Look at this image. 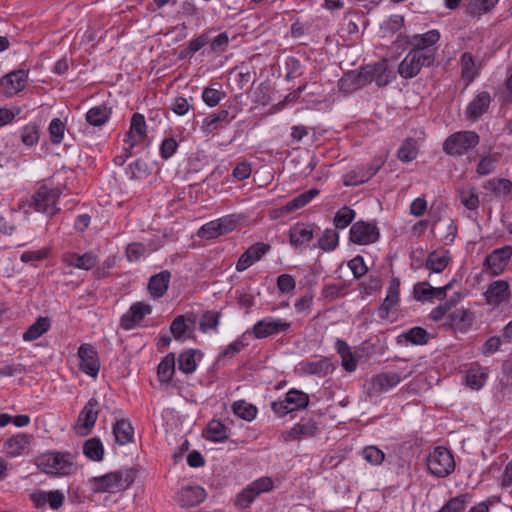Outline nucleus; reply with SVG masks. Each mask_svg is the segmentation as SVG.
Returning a JSON list of instances; mask_svg holds the SVG:
<instances>
[{"mask_svg": "<svg viewBox=\"0 0 512 512\" xmlns=\"http://www.w3.org/2000/svg\"><path fill=\"white\" fill-rule=\"evenodd\" d=\"M35 464L43 473L56 477L68 476L77 470L75 456L70 452L49 451L40 454Z\"/></svg>", "mask_w": 512, "mask_h": 512, "instance_id": "1", "label": "nucleus"}, {"mask_svg": "<svg viewBox=\"0 0 512 512\" xmlns=\"http://www.w3.org/2000/svg\"><path fill=\"white\" fill-rule=\"evenodd\" d=\"M136 476L137 470L128 468L93 477L89 483L95 493H118L126 491L134 483Z\"/></svg>", "mask_w": 512, "mask_h": 512, "instance_id": "2", "label": "nucleus"}, {"mask_svg": "<svg viewBox=\"0 0 512 512\" xmlns=\"http://www.w3.org/2000/svg\"><path fill=\"white\" fill-rule=\"evenodd\" d=\"M441 34L437 29H430L407 37V45L412 53L420 56L422 62L430 65L436 60Z\"/></svg>", "mask_w": 512, "mask_h": 512, "instance_id": "3", "label": "nucleus"}, {"mask_svg": "<svg viewBox=\"0 0 512 512\" xmlns=\"http://www.w3.org/2000/svg\"><path fill=\"white\" fill-rule=\"evenodd\" d=\"M61 194L62 191L59 187H51L47 184H41L34 191L31 199L28 202V205L36 212H40L48 217H52L60 211V208L58 207V201Z\"/></svg>", "mask_w": 512, "mask_h": 512, "instance_id": "4", "label": "nucleus"}, {"mask_svg": "<svg viewBox=\"0 0 512 512\" xmlns=\"http://www.w3.org/2000/svg\"><path fill=\"white\" fill-rule=\"evenodd\" d=\"M479 142L480 137L475 131H457L446 138L443 142L442 149L444 153L449 156L461 157L468 154Z\"/></svg>", "mask_w": 512, "mask_h": 512, "instance_id": "5", "label": "nucleus"}, {"mask_svg": "<svg viewBox=\"0 0 512 512\" xmlns=\"http://www.w3.org/2000/svg\"><path fill=\"white\" fill-rule=\"evenodd\" d=\"M395 79V69L387 59L379 61L374 65L367 66L359 72V80L366 83L375 82L378 87L387 86Z\"/></svg>", "mask_w": 512, "mask_h": 512, "instance_id": "6", "label": "nucleus"}, {"mask_svg": "<svg viewBox=\"0 0 512 512\" xmlns=\"http://www.w3.org/2000/svg\"><path fill=\"white\" fill-rule=\"evenodd\" d=\"M240 111L241 109L237 105L230 104L226 108L210 113L202 120L200 127L202 133L205 136L217 134L223 125L231 123Z\"/></svg>", "mask_w": 512, "mask_h": 512, "instance_id": "7", "label": "nucleus"}, {"mask_svg": "<svg viewBox=\"0 0 512 512\" xmlns=\"http://www.w3.org/2000/svg\"><path fill=\"white\" fill-rule=\"evenodd\" d=\"M380 229L375 220L354 222L349 230V241L355 245L368 246L379 241Z\"/></svg>", "mask_w": 512, "mask_h": 512, "instance_id": "8", "label": "nucleus"}, {"mask_svg": "<svg viewBox=\"0 0 512 512\" xmlns=\"http://www.w3.org/2000/svg\"><path fill=\"white\" fill-rule=\"evenodd\" d=\"M274 489V482L268 476L260 477L244 489H242L236 496L235 505L240 509L248 508L256 498L262 493L270 492Z\"/></svg>", "mask_w": 512, "mask_h": 512, "instance_id": "9", "label": "nucleus"}, {"mask_svg": "<svg viewBox=\"0 0 512 512\" xmlns=\"http://www.w3.org/2000/svg\"><path fill=\"white\" fill-rule=\"evenodd\" d=\"M427 467L431 474L444 478L455 469V461L451 452L442 446L434 448L427 459Z\"/></svg>", "mask_w": 512, "mask_h": 512, "instance_id": "10", "label": "nucleus"}, {"mask_svg": "<svg viewBox=\"0 0 512 512\" xmlns=\"http://www.w3.org/2000/svg\"><path fill=\"white\" fill-rule=\"evenodd\" d=\"M100 406V402L96 397H92L88 400L79 412L73 427L77 435L84 437L91 433L100 413Z\"/></svg>", "mask_w": 512, "mask_h": 512, "instance_id": "11", "label": "nucleus"}, {"mask_svg": "<svg viewBox=\"0 0 512 512\" xmlns=\"http://www.w3.org/2000/svg\"><path fill=\"white\" fill-rule=\"evenodd\" d=\"M238 219L234 215H226L203 224L197 235L206 240L226 235L237 227Z\"/></svg>", "mask_w": 512, "mask_h": 512, "instance_id": "12", "label": "nucleus"}, {"mask_svg": "<svg viewBox=\"0 0 512 512\" xmlns=\"http://www.w3.org/2000/svg\"><path fill=\"white\" fill-rule=\"evenodd\" d=\"M320 433V424L313 417H303L293 427L281 433L284 442L300 441L313 438Z\"/></svg>", "mask_w": 512, "mask_h": 512, "instance_id": "13", "label": "nucleus"}, {"mask_svg": "<svg viewBox=\"0 0 512 512\" xmlns=\"http://www.w3.org/2000/svg\"><path fill=\"white\" fill-rule=\"evenodd\" d=\"M152 313V306L144 301H137L131 304L127 312L120 317V327L130 331L139 327L145 317Z\"/></svg>", "mask_w": 512, "mask_h": 512, "instance_id": "14", "label": "nucleus"}, {"mask_svg": "<svg viewBox=\"0 0 512 512\" xmlns=\"http://www.w3.org/2000/svg\"><path fill=\"white\" fill-rule=\"evenodd\" d=\"M77 355L80 370L95 380L100 370V361L97 351L91 344L84 343L78 348Z\"/></svg>", "mask_w": 512, "mask_h": 512, "instance_id": "15", "label": "nucleus"}, {"mask_svg": "<svg viewBox=\"0 0 512 512\" xmlns=\"http://www.w3.org/2000/svg\"><path fill=\"white\" fill-rule=\"evenodd\" d=\"M27 81V70H14L0 79V92L7 98L12 97L25 89Z\"/></svg>", "mask_w": 512, "mask_h": 512, "instance_id": "16", "label": "nucleus"}, {"mask_svg": "<svg viewBox=\"0 0 512 512\" xmlns=\"http://www.w3.org/2000/svg\"><path fill=\"white\" fill-rule=\"evenodd\" d=\"M291 324L282 318L266 317L257 321L252 327V333L257 339L286 332L290 329Z\"/></svg>", "mask_w": 512, "mask_h": 512, "instance_id": "17", "label": "nucleus"}, {"mask_svg": "<svg viewBox=\"0 0 512 512\" xmlns=\"http://www.w3.org/2000/svg\"><path fill=\"white\" fill-rule=\"evenodd\" d=\"M512 256V246L505 245L501 248L494 249L490 254H488L484 261V266L486 268L487 273L493 276L500 275L509 259Z\"/></svg>", "mask_w": 512, "mask_h": 512, "instance_id": "18", "label": "nucleus"}, {"mask_svg": "<svg viewBox=\"0 0 512 512\" xmlns=\"http://www.w3.org/2000/svg\"><path fill=\"white\" fill-rule=\"evenodd\" d=\"M400 279L392 277L386 290V296L378 309V316L385 320L395 311L400 302Z\"/></svg>", "mask_w": 512, "mask_h": 512, "instance_id": "19", "label": "nucleus"}, {"mask_svg": "<svg viewBox=\"0 0 512 512\" xmlns=\"http://www.w3.org/2000/svg\"><path fill=\"white\" fill-rule=\"evenodd\" d=\"M492 97L488 91L477 92L465 108V117L469 121H477L488 113Z\"/></svg>", "mask_w": 512, "mask_h": 512, "instance_id": "20", "label": "nucleus"}, {"mask_svg": "<svg viewBox=\"0 0 512 512\" xmlns=\"http://www.w3.org/2000/svg\"><path fill=\"white\" fill-rule=\"evenodd\" d=\"M146 136L147 124L144 115L140 113H134L131 118L129 131L127 132L124 139L127 150H131L138 146L144 141Z\"/></svg>", "mask_w": 512, "mask_h": 512, "instance_id": "21", "label": "nucleus"}, {"mask_svg": "<svg viewBox=\"0 0 512 512\" xmlns=\"http://www.w3.org/2000/svg\"><path fill=\"white\" fill-rule=\"evenodd\" d=\"M270 250V245L257 242L251 245L238 259L235 269L237 272H243L254 263L260 261Z\"/></svg>", "mask_w": 512, "mask_h": 512, "instance_id": "22", "label": "nucleus"}, {"mask_svg": "<svg viewBox=\"0 0 512 512\" xmlns=\"http://www.w3.org/2000/svg\"><path fill=\"white\" fill-rule=\"evenodd\" d=\"M65 496L60 490H37L30 494V500L36 508H42L46 504L53 510H58L64 503Z\"/></svg>", "mask_w": 512, "mask_h": 512, "instance_id": "23", "label": "nucleus"}, {"mask_svg": "<svg viewBox=\"0 0 512 512\" xmlns=\"http://www.w3.org/2000/svg\"><path fill=\"white\" fill-rule=\"evenodd\" d=\"M488 305L499 306L510 297V285L506 280H496L489 284L484 293Z\"/></svg>", "mask_w": 512, "mask_h": 512, "instance_id": "24", "label": "nucleus"}, {"mask_svg": "<svg viewBox=\"0 0 512 512\" xmlns=\"http://www.w3.org/2000/svg\"><path fill=\"white\" fill-rule=\"evenodd\" d=\"M427 62H422L420 56L412 53L410 50L398 65V73L403 79H412L416 77L423 67H430Z\"/></svg>", "mask_w": 512, "mask_h": 512, "instance_id": "25", "label": "nucleus"}, {"mask_svg": "<svg viewBox=\"0 0 512 512\" xmlns=\"http://www.w3.org/2000/svg\"><path fill=\"white\" fill-rule=\"evenodd\" d=\"M461 70V80L465 87L472 84L480 75L481 64L477 63L474 56L470 52H464L459 59Z\"/></svg>", "mask_w": 512, "mask_h": 512, "instance_id": "26", "label": "nucleus"}, {"mask_svg": "<svg viewBox=\"0 0 512 512\" xmlns=\"http://www.w3.org/2000/svg\"><path fill=\"white\" fill-rule=\"evenodd\" d=\"M206 498L205 490L198 486H185L177 493L176 501L183 508H191L202 503Z\"/></svg>", "mask_w": 512, "mask_h": 512, "instance_id": "27", "label": "nucleus"}, {"mask_svg": "<svg viewBox=\"0 0 512 512\" xmlns=\"http://www.w3.org/2000/svg\"><path fill=\"white\" fill-rule=\"evenodd\" d=\"M62 262L69 267L88 271L96 266L98 263V257L92 251L86 252L82 255L68 251L62 255Z\"/></svg>", "mask_w": 512, "mask_h": 512, "instance_id": "28", "label": "nucleus"}, {"mask_svg": "<svg viewBox=\"0 0 512 512\" xmlns=\"http://www.w3.org/2000/svg\"><path fill=\"white\" fill-rule=\"evenodd\" d=\"M315 225L297 222L289 229V241L294 247L308 244L314 236Z\"/></svg>", "mask_w": 512, "mask_h": 512, "instance_id": "29", "label": "nucleus"}, {"mask_svg": "<svg viewBox=\"0 0 512 512\" xmlns=\"http://www.w3.org/2000/svg\"><path fill=\"white\" fill-rule=\"evenodd\" d=\"M112 108L105 103L91 107L85 114V119L90 127L101 129L112 116Z\"/></svg>", "mask_w": 512, "mask_h": 512, "instance_id": "30", "label": "nucleus"}, {"mask_svg": "<svg viewBox=\"0 0 512 512\" xmlns=\"http://www.w3.org/2000/svg\"><path fill=\"white\" fill-rule=\"evenodd\" d=\"M171 280V273L163 270L150 277L148 282V292L153 299H159L165 295Z\"/></svg>", "mask_w": 512, "mask_h": 512, "instance_id": "31", "label": "nucleus"}, {"mask_svg": "<svg viewBox=\"0 0 512 512\" xmlns=\"http://www.w3.org/2000/svg\"><path fill=\"white\" fill-rule=\"evenodd\" d=\"M334 348L341 358L343 369L348 373L354 372L358 367V360L349 344L345 340L338 338L335 341Z\"/></svg>", "mask_w": 512, "mask_h": 512, "instance_id": "32", "label": "nucleus"}, {"mask_svg": "<svg viewBox=\"0 0 512 512\" xmlns=\"http://www.w3.org/2000/svg\"><path fill=\"white\" fill-rule=\"evenodd\" d=\"M32 436L25 433H19L4 443V450L7 456L16 457L23 454L29 447Z\"/></svg>", "mask_w": 512, "mask_h": 512, "instance_id": "33", "label": "nucleus"}, {"mask_svg": "<svg viewBox=\"0 0 512 512\" xmlns=\"http://www.w3.org/2000/svg\"><path fill=\"white\" fill-rule=\"evenodd\" d=\"M429 340V333L422 327L415 326L400 333L396 341L399 345H425Z\"/></svg>", "mask_w": 512, "mask_h": 512, "instance_id": "34", "label": "nucleus"}, {"mask_svg": "<svg viewBox=\"0 0 512 512\" xmlns=\"http://www.w3.org/2000/svg\"><path fill=\"white\" fill-rule=\"evenodd\" d=\"M203 437L214 443H222L228 439L229 429L220 420L212 419L204 429Z\"/></svg>", "mask_w": 512, "mask_h": 512, "instance_id": "35", "label": "nucleus"}, {"mask_svg": "<svg viewBox=\"0 0 512 512\" xmlns=\"http://www.w3.org/2000/svg\"><path fill=\"white\" fill-rule=\"evenodd\" d=\"M449 251H432L428 254L424 267L434 273L443 272L450 262Z\"/></svg>", "mask_w": 512, "mask_h": 512, "instance_id": "36", "label": "nucleus"}, {"mask_svg": "<svg viewBox=\"0 0 512 512\" xmlns=\"http://www.w3.org/2000/svg\"><path fill=\"white\" fill-rule=\"evenodd\" d=\"M334 369V364L328 358L301 363V370L309 375H318L324 377L331 373Z\"/></svg>", "mask_w": 512, "mask_h": 512, "instance_id": "37", "label": "nucleus"}, {"mask_svg": "<svg viewBox=\"0 0 512 512\" xmlns=\"http://www.w3.org/2000/svg\"><path fill=\"white\" fill-rule=\"evenodd\" d=\"M195 316L190 315H178L170 325V332L177 340H183L186 338V334L190 325H194Z\"/></svg>", "mask_w": 512, "mask_h": 512, "instance_id": "38", "label": "nucleus"}, {"mask_svg": "<svg viewBox=\"0 0 512 512\" xmlns=\"http://www.w3.org/2000/svg\"><path fill=\"white\" fill-rule=\"evenodd\" d=\"M473 315L467 309H458L448 315V323L455 330L464 332L472 324Z\"/></svg>", "mask_w": 512, "mask_h": 512, "instance_id": "39", "label": "nucleus"}, {"mask_svg": "<svg viewBox=\"0 0 512 512\" xmlns=\"http://www.w3.org/2000/svg\"><path fill=\"white\" fill-rule=\"evenodd\" d=\"M113 434L119 445H126L133 441L134 428L128 420L121 419L114 424Z\"/></svg>", "mask_w": 512, "mask_h": 512, "instance_id": "40", "label": "nucleus"}, {"mask_svg": "<svg viewBox=\"0 0 512 512\" xmlns=\"http://www.w3.org/2000/svg\"><path fill=\"white\" fill-rule=\"evenodd\" d=\"M226 96L222 85L218 82L212 83L202 91L201 98L208 107L217 106Z\"/></svg>", "mask_w": 512, "mask_h": 512, "instance_id": "41", "label": "nucleus"}, {"mask_svg": "<svg viewBox=\"0 0 512 512\" xmlns=\"http://www.w3.org/2000/svg\"><path fill=\"white\" fill-rule=\"evenodd\" d=\"M319 193L320 191L317 188H312L308 191H305L304 193H301L300 195L293 198L291 201L287 202L282 209L287 213L301 209L309 204L316 196L319 195Z\"/></svg>", "mask_w": 512, "mask_h": 512, "instance_id": "42", "label": "nucleus"}, {"mask_svg": "<svg viewBox=\"0 0 512 512\" xmlns=\"http://www.w3.org/2000/svg\"><path fill=\"white\" fill-rule=\"evenodd\" d=\"M50 320L48 317H39L37 320L24 332V341H33L40 338L50 329Z\"/></svg>", "mask_w": 512, "mask_h": 512, "instance_id": "43", "label": "nucleus"}, {"mask_svg": "<svg viewBox=\"0 0 512 512\" xmlns=\"http://www.w3.org/2000/svg\"><path fill=\"white\" fill-rule=\"evenodd\" d=\"M175 356L173 353L167 354L159 363L157 367V375L159 381L168 383L175 372Z\"/></svg>", "mask_w": 512, "mask_h": 512, "instance_id": "44", "label": "nucleus"}, {"mask_svg": "<svg viewBox=\"0 0 512 512\" xmlns=\"http://www.w3.org/2000/svg\"><path fill=\"white\" fill-rule=\"evenodd\" d=\"M83 453L92 461H101L104 457V447L101 440L97 437L86 440L83 445Z\"/></svg>", "mask_w": 512, "mask_h": 512, "instance_id": "45", "label": "nucleus"}, {"mask_svg": "<svg viewBox=\"0 0 512 512\" xmlns=\"http://www.w3.org/2000/svg\"><path fill=\"white\" fill-rule=\"evenodd\" d=\"M356 217V212L349 206H342L338 209L333 217V224L335 229H345L349 225L353 224V221Z\"/></svg>", "mask_w": 512, "mask_h": 512, "instance_id": "46", "label": "nucleus"}, {"mask_svg": "<svg viewBox=\"0 0 512 512\" xmlns=\"http://www.w3.org/2000/svg\"><path fill=\"white\" fill-rule=\"evenodd\" d=\"M412 296L415 301L420 303H433V286H431L428 282L422 281L414 284L412 289Z\"/></svg>", "mask_w": 512, "mask_h": 512, "instance_id": "47", "label": "nucleus"}, {"mask_svg": "<svg viewBox=\"0 0 512 512\" xmlns=\"http://www.w3.org/2000/svg\"><path fill=\"white\" fill-rule=\"evenodd\" d=\"M339 243L337 229L327 228L318 239V247L326 252L334 251Z\"/></svg>", "mask_w": 512, "mask_h": 512, "instance_id": "48", "label": "nucleus"}, {"mask_svg": "<svg viewBox=\"0 0 512 512\" xmlns=\"http://www.w3.org/2000/svg\"><path fill=\"white\" fill-rule=\"evenodd\" d=\"M285 399L293 411L304 409L309 403L308 394L294 388L286 393Z\"/></svg>", "mask_w": 512, "mask_h": 512, "instance_id": "49", "label": "nucleus"}, {"mask_svg": "<svg viewBox=\"0 0 512 512\" xmlns=\"http://www.w3.org/2000/svg\"><path fill=\"white\" fill-rule=\"evenodd\" d=\"M466 384H484L488 379L487 368L473 363L466 371Z\"/></svg>", "mask_w": 512, "mask_h": 512, "instance_id": "50", "label": "nucleus"}, {"mask_svg": "<svg viewBox=\"0 0 512 512\" xmlns=\"http://www.w3.org/2000/svg\"><path fill=\"white\" fill-rule=\"evenodd\" d=\"M210 42V38L207 33L199 35L197 38L191 40L187 47L181 50L179 57L185 59L192 57L196 52L201 50L205 45Z\"/></svg>", "mask_w": 512, "mask_h": 512, "instance_id": "51", "label": "nucleus"}, {"mask_svg": "<svg viewBox=\"0 0 512 512\" xmlns=\"http://www.w3.org/2000/svg\"><path fill=\"white\" fill-rule=\"evenodd\" d=\"M484 188L492 191L495 195L506 196L512 191V182L506 178H493L487 181Z\"/></svg>", "mask_w": 512, "mask_h": 512, "instance_id": "52", "label": "nucleus"}, {"mask_svg": "<svg viewBox=\"0 0 512 512\" xmlns=\"http://www.w3.org/2000/svg\"><path fill=\"white\" fill-rule=\"evenodd\" d=\"M196 353L194 350H186L178 357V368L184 374H191L196 370Z\"/></svg>", "mask_w": 512, "mask_h": 512, "instance_id": "53", "label": "nucleus"}, {"mask_svg": "<svg viewBox=\"0 0 512 512\" xmlns=\"http://www.w3.org/2000/svg\"><path fill=\"white\" fill-rule=\"evenodd\" d=\"M66 124L60 118H54L51 120L48 126L49 138L52 144L59 145L65 135Z\"/></svg>", "mask_w": 512, "mask_h": 512, "instance_id": "54", "label": "nucleus"}, {"mask_svg": "<svg viewBox=\"0 0 512 512\" xmlns=\"http://www.w3.org/2000/svg\"><path fill=\"white\" fill-rule=\"evenodd\" d=\"M497 4L494 0H474L467 6V14L472 17H480L489 12Z\"/></svg>", "mask_w": 512, "mask_h": 512, "instance_id": "55", "label": "nucleus"}, {"mask_svg": "<svg viewBox=\"0 0 512 512\" xmlns=\"http://www.w3.org/2000/svg\"><path fill=\"white\" fill-rule=\"evenodd\" d=\"M40 138V129L36 123H28L21 130V140L26 146H34Z\"/></svg>", "mask_w": 512, "mask_h": 512, "instance_id": "56", "label": "nucleus"}, {"mask_svg": "<svg viewBox=\"0 0 512 512\" xmlns=\"http://www.w3.org/2000/svg\"><path fill=\"white\" fill-rule=\"evenodd\" d=\"M460 202L461 204L470 211H476L479 208L480 200L479 195L475 188H471L468 190H462L460 192Z\"/></svg>", "mask_w": 512, "mask_h": 512, "instance_id": "57", "label": "nucleus"}, {"mask_svg": "<svg viewBox=\"0 0 512 512\" xmlns=\"http://www.w3.org/2000/svg\"><path fill=\"white\" fill-rule=\"evenodd\" d=\"M417 154V143L413 139L404 141L398 150V158L403 162H410L414 160L417 157Z\"/></svg>", "mask_w": 512, "mask_h": 512, "instance_id": "58", "label": "nucleus"}, {"mask_svg": "<svg viewBox=\"0 0 512 512\" xmlns=\"http://www.w3.org/2000/svg\"><path fill=\"white\" fill-rule=\"evenodd\" d=\"M233 412L240 418L251 421L256 417L257 409L245 401H237L233 404Z\"/></svg>", "mask_w": 512, "mask_h": 512, "instance_id": "59", "label": "nucleus"}, {"mask_svg": "<svg viewBox=\"0 0 512 512\" xmlns=\"http://www.w3.org/2000/svg\"><path fill=\"white\" fill-rule=\"evenodd\" d=\"M375 172H363L362 170H352L344 177L345 186H357L367 182Z\"/></svg>", "mask_w": 512, "mask_h": 512, "instance_id": "60", "label": "nucleus"}, {"mask_svg": "<svg viewBox=\"0 0 512 512\" xmlns=\"http://www.w3.org/2000/svg\"><path fill=\"white\" fill-rule=\"evenodd\" d=\"M220 321V314L215 311L205 312L200 320L199 328L202 332L206 333L210 330L217 329Z\"/></svg>", "mask_w": 512, "mask_h": 512, "instance_id": "61", "label": "nucleus"}, {"mask_svg": "<svg viewBox=\"0 0 512 512\" xmlns=\"http://www.w3.org/2000/svg\"><path fill=\"white\" fill-rule=\"evenodd\" d=\"M148 166L140 159L131 162L126 168V175L130 179H141L147 175Z\"/></svg>", "mask_w": 512, "mask_h": 512, "instance_id": "62", "label": "nucleus"}, {"mask_svg": "<svg viewBox=\"0 0 512 512\" xmlns=\"http://www.w3.org/2000/svg\"><path fill=\"white\" fill-rule=\"evenodd\" d=\"M467 494H462L451 498L439 512H462L467 504Z\"/></svg>", "mask_w": 512, "mask_h": 512, "instance_id": "63", "label": "nucleus"}, {"mask_svg": "<svg viewBox=\"0 0 512 512\" xmlns=\"http://www.w3.org/2000/svg\"><path fill=\"white\" fill-rule=\"evenodd\" d=\"M496 96L502 105L512 103V74L509 75L504 84L498 88Z\"/></svg>", "mask_w": 512, "mask_h": 512, "instance_id": "64", "label": "nucleus"}]
</instances>
